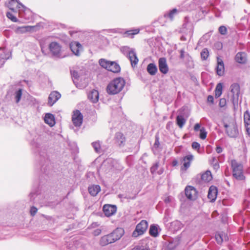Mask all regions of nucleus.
<instances>
[{
    "instance_id": "obj_1",
    "label": "nucleus",
    "mask_w": 250,
    "mask_h": 250,
    "mask_svg": "<svg viewBox=\"0 0 250 250\" xmlns=\"http://www.w3.org/2000/svg\"><path fill=\"white\" fill-rule=\"evenodd\" d=\"M125 81L122 78H117L112 81L107 86V92L109 94H116L122 91L125 85Z\"/></svg>"
},
{
    "instance_id": "obj_2",
    "label": "nucleus",
    "mask_w": 250,
    "mask_h": 250,
    "mask_svg": "<svg viewBox=\"0 0 250 250\" xmlns=\"http://www.w3.org/2000/svg\"><path fill=\"white\" fill-rule=\"evenodd\" d=\"M49 49L53 57L61 59L64 58L66 55L63 53L62 45L56 42H52L49 44Z\"/></svg>"
},
{
    "instance_id": "obj_3",
    "label": "nucleus",
    "mask_w": 250,
    "mask_h": 250,
    "mask_svg": "<svg viewBox=\"0 0 250 250\" xmlns=\"http://www.w3.org/2000/svg\"><path fill=\"white\" fill-rule=\"evenodd\" d=\"M121 51L128 58L132 67H135L138 64L139 60L134 49H131L128 46H123L121 48Z\"/></svg>"
},
{
    "instance_id": "obj_4",
    "label": "nucleus",
    "mask_w": 250,
    "mask_h": 250,
    "mask_svg": "<svg viewBox=\"0 0 250 250\" xmlns=\"http://www.w3.org/2000/svg\"><path fill=\"white\" fill-rule=\"evenodd\" d=\"M231 165L232 168L233 176L238 180L244 179L245 176L243 174L242 165L238 163L235 160H232Z\"/></svg>"
},
{
    "instance_id": "obj_5",
    "label": "nucleus",
    "mask_w": 250,
    "mask_h": 250,
    "mask_svg": "<svg viewBox=\"0 0 250 250\" xmlns=\"http://www.w3.org/2000/svg\"><path fill=\"white\" fill-rule=\"evenodd\" d=\"M193 25L190 22L189 18L188 17H186L184 19V23L182 25V27L180 30V33L191 37L193 34Z\"/></svg>"
},
{
    "instance_id": "obj_6",
    "label": "nucleus",
    "mask_w": 250,
    "mask_h": 250,
    "mask_svg": "<svg viewBox=\"0 0 250 250\" xmlns=\"http://www.w3.org/2000/svg\"><path fill=\"white\" fill-rule=\"evenodd\" d=\"M224 126L226 128V132L229 137L235 138L238 136L239 131L235 122L230 123L229 125L224 124Z\"/></svg>"
},
{
    "instance_id": "obj_7",
    "label": "nucleus",
    "mask_w": 250,
    "mask_h": 250,
    "mask_svg": "<svg viewBox=\"0 0 250 250\" xmlns=\"http://www.w3.org/2000/svg\"><path fill=\"white\" fill-rule=\"evenodd\" d=\"M230 91L232 94V103L234 109H236V106H237L238 101L240 94V86L238 83H234L230 86Z\"/></svg>"
},
{
    "instance_id": "obj_8",
    "label": "nucleus",
    "mask_w": 250,
    "mask_h": 250,
    "mask_svg": "<svg viewBox=\"0 0 250 250\" xmlns=\"http://www.w3.org/2000/svg\"><path fill=\"white\" fill-rule=\"evenodd\" d=\"M147 227V222L146 220H142L136 226L135 230L132 233V236L137 237L139 235H142L146 230Z\"/></svg>"
},
{
    "instance_id": "obj_9",
    "label": "nucleus",
    "mask_w": 250,
    "mask_h": 250,
    "mask_svg": "<svg viewBox=\"0 0 250 250\" xmlns=\"http://www.w3.org/2000/svg\"><path fill=\"white\" fill-rule=\"evenodd\" d=\"M83 121V116L81 112L76 110L73 111L72 116V121L73 125L76 127H80L81 126Z\"/></svg>"
},
{
    "instance_id": "obj_10",
    "label": "nucleus",
    "mask_w": 250,
    "mask_h": 250,
    "mask_svg": "<svg viewBox=\"0 0 250 250\" xmlns=\"http://www.w3.org/2000/svg\"><path fill=\"white\" fill-rule=\"evenodd\" d=\"M185 195L187 198L190 200H194L197 197L196 189L192 186H188L185 189Z\"/></svg>"
},
{
    "instance_id": "obj_11",
    "label": "nucleus",
    "mask_w": 250,
    "mask_h": 250,
    "mask_svg": "<svg viewBox=\"0 0 250 250\" xmlns=\"http://www.w3.org/2000/svg\"><path fill=\"white\" fill-rule=\"evenodd\" d=\"M19 15L21 18L28 21H31L33 20L32 11L25 6V8H21V9L19 10Z\"/></svg>"
},
{
    "instance_id": "obj_12",
    "label": "nucleus",
    "mask_w": 250,
    "mask_h": 250,
    "mask_svg": "<svg viewBox=\"0 0 250 250\" xmlns=\"http://www.w3.org/2000/svg\"><path fill=\"white\" fill-rule=\"evenodd\" d=\"M194 159L193 155L189 153L182 158L183 162V166L181 167V169L182 171H186L190 166L191 163Z\"/></svg>"
},
{
    "instance_id": "obj_13",
    "label": "nucleus",
    "mask_w": 250,
    "mask_h": 250,
    "mask_svg": "<svg viewBox=\"0 0 250 250\" xmlns=\"http://www.w3.org/2000/svg\"><path fill=\"white\" fill-rule=\"evenodd\" d=\"M235 62L241 64H246L248 62V55L245 52H239L235 56Z\"/></svg>"
},
{
    "instance_id": "obj_14",
    "label": "nucleus",
    "mask_w": 250,
    "mask_h": 250,
    "mask_svg": "<svg viewBox=\"0 0 250 250\" xmlns=\"http://www.w3.org/2000/svg\"><path fill=\"white\" fill-rule=\"evenodd\" d=\"M103 211L106 216H111L116 212L117 207L109 204L104 205L103 207Z\"/></svg>"
},
{
    "instance_id": "obj_15",
    "label": "nucleus",
    "mask_w": 250,
    "mask_h": 250,
    "mask_svg": "<svg viewBox=\"0 0 250 250\" xmlns=\"http://www.w3.org/2000/svg\"><path fill=\"white\" fill-rule=\"evenodd\" d=\"M7 6L13 11H15L17 9L19 10L21 8H25V6L18 0H10L7 3Z\"/></svg>"
},
{
    "instance_id": "obj_16",
    "label": "nucleus",
    "mask_w": 250,
    "mask_h": 250,
    "mask_svg": "<svg viewBox=\"0 0 250 250\" xmlns=\"http://www.w3.org/2000/svg\"><path fill=\"white\" fill-rule=\"evenodd\" d=\"M0 51L2 52V53H0V63L2 66L7 60L11 57V52L7 51L5 47H0Z\"/></svg>"
},
{
    "instance_id": "obj_17",
    "label": "nucleus",
    "mask_w": 250,
    "mask_h": 250,
    "mask_svg": "<svg viewBox=\"0 0 250 250\" xmlns=\"http://www.w3.org/2000/svg\"><path fill=\"white\" fill-rule=\"evenodd\" d=\"M158 66L160 71L166 74L168 72V67L165 58H160L158 60Z\"/></svg>"
},
{
    "instance_id": "obj_18",
    "label": "nucleus",
    "mask_w": 250,
    "mask_h": 250,
    "mask_svg": "<svg viewBox=\"0 0 250 250\" xmlns=\"http://www.w3.org/2000/svg\"><path fill=\"white\" fill-rule=\"evenodd\" d=\"M70 48L76 56H79L80 52L83 50L82 45L78 42H73L70 43Z\"/></svg>"
},
{
    "instance_id": "obj_19",
    "label": "nucleus",
    "mask_w": 250,
    "mask_h": 250,
    "mask_svg": "<svg viewBox=\"0 0 250 250\" xmlns=\"http://www.w3.org/2000/svg\"><path fill=\"white\" fill-rule=\"evenodd\" d=\"M61 97V94L56 91L51 92L48 97V104L50 106H52Z\"/></svg>"
},
{
    "instance_id": "obj_20",
    "label": "nucleus",
    "mask_w": 250,
    "mask_h": 250,
    "mask_svg": "<svg viewBox=\"0 0 250 250\" xmlns=\"http://www.w3.org/2000/svg\"><path fill=\"white\" fill-rule=\"evenodd\" d=\"M114 140L115 144L117 146H124L125 142V138L122 133L117 132L115 134Z\"/></svg>"
},
{
    "instance_id": "obj_21",
    "label": "nucleus",
    "mask_w": 250,
    "mask_h": 250,
    "mask_svg": "<svg viewBox=\"0 0 250 250\" xmlns=\"http://www.w3.org/2000/svg\"><path fill=\"white\" fill-rule=\"evenodd\" d=\"M218 193V190L215 186H211L208 189V197L210 202H213L215 201Z\"/></svg>"
},
{
    "instance_id": "obj_22",
    "label": "nucleus",
    "mask_w": 250,
    "mask_h": 250,
    "mask_svg": "<svg viewBox=\"0 0 250 250\" xmlns=\"http://www.w3.org/2000/svg\"><path fill=\"white\" fill-rule=\"evenodd\" d=\"M244 121L247 133L250 136V112L249 110L244 113Z\"/></svg>"
},
{
    "instance_id": "obj_23",
    "label": "nucleus",
    "mask_w": 250,
    "mask_h": 250,
    "mask_svg": "<svg viewBox=\"0 0 250 250\" xmlns=\"http://www.w3.org/2000/svg\"><path fill=\"white\" fill-rule=\"evenodd\" d=\"M114 242L115 241H114V238L110 233L102 237L100 240V243L101 245L104 246L109 244L114 243Z\"/></svg>"
},
{
    "instance_id": "obj_24",
    "label": "nucleus",
    "mask_w": 250,
    "mask_h": 250,
    "mask_svg": "<svg viewBox=\"0 0 250 250\" xmlns=\"http://www.w3.org/2000/svg\"><path fill=\"white\" fill-rule=\"evenodd\" d=\"M44 122L50 126H53L56 123L54 115L51 113H46L44 117Z\"/></svg>"
},
{
    "instance_id": "obj_25",
    "label": "nucleus",
    "mask_w": 250,
    "mask_h": 250,
    "mask_svg": "<svg viewBox=\"0 0 250 250\" xmlns=\"http://www.w3.org/2000/svg\"><path fill=\"white\" fill-rule=\"evenodd\" d=\"M99 98V92L95 89L90 91L88 94V99L93 103H96Z\"/></svg>"
},
{
    "instance_id": "obj_26",
    "label": "nucleus",
    "mask_w": 250,
    "mask_h": 250,
    "mask_svg": "<svg viewBox=\"0 0 250 250\" xmlns=\"http://www.w3.org/2000/svg\"><path fill=\"white\" fill-rule=\"evenodd\" d=\"M216 71L217 74L220 76H222L224 74L225 67L223 61L222 59H220L218 58Z\"/></svg>"
},
{
    "instance_id": "obj_27",
    "label": "nucleus",
    "mask_w": 250,
    "mask_h": 250,
    "mask_svg": "<svg viewBox=\"0 0 250 250\" xmlns=\"http://www.w3.org/2000/svg\"><path fill=\"white\" fill-rule=\"evenodd\" d=\"M124 233V230L122 228H117L110 234L116 241L120 239Z\"/></svg>"
},
{
    "instance_id": "obj_28",
    "label": "nucleus",
    "mask_w": 250,
    "mask_h": 250,
    "mask_svg": "<svg viewBox=\"0 0 250 250\" xmlns=\"http://www.w3.org/2000/svg\"><path fill=\"white\" fill-rule=\"evenodd\" d=\"M184 224L178 220H175L171 223L170 229L173 231H177L182 229Z\"/></svg>"
},
{
    "instance_id": "obj_29",
    "label": "nucleus",
    "mask_w": 250,
    "mask_h": 250,
    "mask_svg": "<svg viewBox=\"0 0 250 250\" xmlns=\"http://www.w3.org/2000/svg\"><path fill=\"white\" fill-rule=\"evenodd\" d=\"M88 189L91 195L95 196L101 191V187L99 185H92L88 187Z\"/></svg>"
},
{
    "instance_id": "obj_30",
    "label": "nucleus",
    "mask_w": 250,
    "mask_h": 250,
    "mask_svg": "<svg viewBox=\"0 0 250 250\" xmlns=\"http://www.w3.org/2000/svg\"><path fill=\"white\" fill-rule=\"evenodd\" d=\"M215 239L218 244H221L223 241L228 239V236L223 232H218L215 234Z\"/></svg>"
},
{
    "instance_id": "obj_31",
    "label": "nucleus",
    "mask_w": 250,
    "mask_h": 250,
    "mask_svg": "<svg viewBox=\"0 0 250 250\" xmlns=\"http://www.w3.org/2000/svg\"><path fill=\"white\" fill-rule=\"evenodd\" d=\"M107 70L113 73H118L120 71L121 68L117 63L114 62H110Z\"/></svg>"
},
{
    "instance_id": "obj_32",
    "label": "nucleus",
    "mask_w": 250,
    "mask_h": 250,
    "mask_svg": "<svg viewBox=\"0 0 250 250\" xmlns=\"http://www.w3.org/2000/svg\"><path fill=\"white\" fill-rule=\"evenodd\" d=\"M146 69L148 73L151 75H155L158 71L157 67L154 63L148 64Z\"/></svg>"
},
{
    "instance_id": "obj_33",
    "label": "nucleus",
    "mask_w": 250,
    "mask_h": 250,
    "mask_svg": "<svg viewBox=\"0 0 250 250\" xmlns=\"http://www.w3.org/2000/svg\"><path fill=\"white\" fill-rule=\"evenodd\" d=\"M201 179L205 182H209L212 179V176L210 170H207L201 175Z\"/></svg>"
},
{
    "instance_id": "obj_34",
    "label": "nucleus",
    "mask_w": 250,
    "mask_h": 250,
    "mask_svg": "<svg viewBox=\"0 0 250 250\" xmlns=\"http://www.w3.org/2000/svg\"><path fill=\"white\" fill-rule=\"evenodd\" d=\"M140 30L139 28L127 30L124 33V36L125 37H130L131 38L134 37V36L138 34Z\"/></svg>"
},
{
    "instance_id": "obj_35",
    "label": "nucleus",
    "mask_w": 250,
    "mask_h": 250,
    "mask_svg": "<svg viewBox=\"0 0 250 250\" xmlns=\"http://www.w3.org/2000/svg\"><path fill=\"white\" fill-rule=\"evenodd\" d=\"M91 145L96 152L101 153L103 152L101 148V143L100 141L93 142Z\"/></svg>"
},
{
    "instance_id": "obj_36",
    "label": "nucleus",
    "mask_w": 250,
    "mask_h": 250,
    "mask_svg": "<svg viewBox=\"0 0 250 250\" xmlns=\"http://www.w3.org/2000/svg\"><path fill=\"white\" fill-rule=\"evenodd\" d=\"M33 28V26H31L18 27L16 28V31L17 33H24L30 31V30Z\"/></svg>"
},
{
    "instance_id": "obj_37",
    "label": "nucleus",
    "mask_w": 250,
    "mask_h": 250,
    "mask_svg": "<svg viewBox=\"0 0 250 250\" xmlns=\"http://www.w3.org/2000/svg\"><path fill=\"white\" fill-rule=\"evenodd\" d=\"M186 122V120L182 115H178L176 117V123L180 128H182Z\"/></svg>"
},
{
    "instance_id": "obj_38",
    "label": "nucleus",
    "mask_w": 250,
    "mask_h": 250,
    "mask_svg": "<svg viewBox=\"0 0 250 250\" xmlns=\"http://www.w3.org/2000/svg\"><path fill=\"white\" fill-rule=\"evenodd\" d=\"M149 234L151 236L156 237L158 236V228L155 225H151L149 231Z\"/></svg>"
},
{
    "instance_id": "obj_39",
    "label": "nucleus",
    "mask_w": 250,
    "mask_h": 250,
    "mask_svg": "<svg viewBox=\"0 0 250 250\" xmlns=\"http://www.w3.org/2000/svg\"><path fill=\"white\" fill-rule=\"evenodd\" d=\"M210 164L215 170H217L220 167L218 161L215 157H212L211 158L210 160Z\"/></svg>"
},
{
    "instance_id": "obj_40",
    "label": "nucleus",
    "mask_w": 250,
    "mask_h": 250,
    "mask_svg": "<svg viewBox=\"0 0 250 250\" xmlns=\"http://www.w3.org/2000/svg\"><path fill=\"white\" fill-rule=\"evenodd\" d=\"M110 62L104 59H101L99 61V63L102 67L107 70Z\"/></svg>"
},
{
    "instance_id": "obj_41",
    "label": "nucleus",
    "mask_w": 250,
    "mask_h": 250,
    "mask_svg": "<svg viewBox=\"0 0 250 250\" xmlns=\"http://www.w3.org/2000/svg\"><path fill=\"white\" fill-rule=\"evenodd\" d=\"M209 56V51L208 49L205 48L201 52V58L202 60L205 61L207 60Z\"/></svg>"
},
{
    "instance_id": "obj_42",
    "label": "nucleus",
    "mask_w": 250,
    "mask_h": 250,
    "mask_svg": "<svg viewBox=\"0 0 250 250\" xmlns=\"http://www.w3.org/2000/svg\"><path fill=\"white\" fill-rule=\"evenodd\" d=\"M222 93V85L221 83H219L215 88V97H219Z\"/></svg>"
},
{
    "instance_id": "obj_43",
    "label": "nucleus",
    "mask_w": 250,
    "mask_h": 250,
    "mask_svg": "<svg viewBox=\"0 0 250 250\" xmlns=\"http://www.w3.org/2000/svg\"><path fill=\"white\" fill-rule=\"evenodd\" d=\"M207 135V132L205 127H202L200 129V138L202 140H204L206 138Z\"/></svg>"
},
{
    "instance_id": "obj_44",
    "label": "nucleus",
    "mask_w": 250,
    "mask_h": 250,
    "mask_svg": "<svg viewBox=\"0 0 250 250\" xmlns=\"http://www.w3.org/2000/svg\"><path fill=\"white\" fill-rule=\"evenodd\" d=\"M177 13V10L176 9H173L170 10L169 13L165 15V16L169 18L171 20L173 19L174 15Z\"/></svg>"
},
{
    "instance_id": "obj_45",
    "label": "nucleus",
    "mask_w": 250,
    "mask_h": 250,
    "mask_svg": "<svg viewBox=\"0 0 250 250\" xmlns=\"http://www.w3.org/2000/svg\"><path fill=\"white\" fill-rule=\"evenodd\" d=\"M22 95V90L21 89H19L15 92V99L16 102L17 103H19L21 99V97Z\"/></svg>"
},
{
    "instance_id": "obj_46",
    "label": "nucleus",
    "mask_w": 250,
    "mask_h": 250,
    "mask_svg": "<svg viewBox=\"0 0 250 250\" xmlns=\"http://www.w3.org/2000/svg\"><path fill=\"white\" fill-rule=\"evenodd\" d=\"M200 144L197 142H193L192 143V147L193 149L196 150L198 153H200Z\"/></svg>"
},
{
    "instance_id": "obj_47",
    "label": "nucleus",
    "mask_w": 250,
    "mask_h": 250,
    "mask_svg": "<svg viewBox=\"0 0 250 250\" xmlns=\"http://www.w3.org/2000/svg\"><path fill=\"white\" fill-rule=\"evenodd\" d=\"M71 73L72 78L73 79H74L73 80L74 83L75 84V85L77 87H78V85H77V84L76 83V82L75 81V80H77L79 77L78 73L76 71H73L71 72Z\"/></svg>"
},
{
    "instance_id": "obj_48",
    "label": "nucleus",
    "mask_w": 250,
    "mask_h": 250,
    "mask_svg": "<svg viewBox=\"0 0 250 250\" xmlns=\"http://www.w3.org/2000/svg\"><path fill=\"white\" fill-rule=\"evenodd\" d=\"M7 17L10 19L13 22H17L18 20L10 12H7L6 13Z\"/></svg>"
},
{
    "instance_id": "obj_49",
    "label": "nucleus",
    "mask_w": 250,
    "mask_h": 250,
    "mask_svg": "<svg viewBox=\"0 0 250 250\" xmlns=\"http://www.w3.org/2000/svg\"><path fill=\"white\" fill-rule=\"evenodd\" d=\"M159 166V162H156L150 168L151 173L154 174L158 169Z\"/></svg>"
},
{
    "instance_id": "obj_50",
    "label": "nucleus",
    "mask_w": 250,
    "mask_h": 250,
    "mask_svg": "<svg viewBox=\"0 0 250 250\" xmlns=\"http://www.w3.org/2000/svg\"><path fill=\"white\" fill-rule=\"evenodd\" d=\"M219 32L223 35H225L227 34V29L226 26L222 25L219 28Z\"/></svg>"
},
{
    "instance_id": "obj_51",
    "label": "nucleus",
    "mask_w": 250,
    "mask_h": 250,
    "mask_svg": "<svg viewBox=\"0 0 250 250\" xmlns=\"http://www.w3.org/2000/svg\"><path fill=\"white\" fill-rule=\"evenodd\" d=\"M160 146V142L159 141V137L158 136L155 137V141L152 150L154 151L155 149H157Z\"/></svg>"
},
{
    "instance_id": "obj_52",
    "label": "nucleus",
    "mask_w": 250,
    "mask_h": 250,
    "mask_svg": "<svg viewBox=\"0 0 250 250\" xmlns=\"http://www.w3.org/2000/svg\"><path fill=\"white\" fill-rule=\"evenodd\" d=\"M132 250H149V249L144 246H137Z\"/></svg>"
},
{
    "instance_id": "obj_53",
    "label": "nucleus",
    "mask_w": 250,
    "mask_h": 250,
    "mask_svg": "<svg viewBox=\"0 0 250 250\" xmlns=\"http://www.w3.org/2000/svg\"><path fill=\"white\" fill-rule=\"evenodd\" d=\"M226 100L225 98H221L220 100L219 105L220 107H224L226 106Z\"/></svg>"
},
{
    "instance_id": "obj_54",
    "label": "nucleus",
    "mask_w": 250,
    "mask_h": 250,
    "mask_svg": "<svg viewBox=\"0 0 250 250\" xmlns=\"http://www.w3.org/2000/svg\"><path fill=\"white\" fill-rule=\"evenodd\" d=\"M38 209L35 207H32L30 208V212L32 216H34L37 213Z\"/></svg>"
},
{
    "instance_id": "obj_55",
    "label": "nucleus",
    "mask_w": 250,
    "mask_h": 250,
    "mask_svg": "<svg viewBox=\"0 0 250 250\" xmlns=\"http://www.w3.org/2000/svg\"><path fill=\"white\" fill-rule=\"evenodd\" d=\"M207 101L208 103H210L211 104H213L214 103V98L212 95H208L207 98Z\"/></svg>"
},
{
    "instance_id": "obj_56",
    "label": "nucleus",
    "mask_w": 250,
    "mask_h": 250,
    "mask_svg": "<svg viewBox=\"0 0 250 250\" xmlns=\"http://www.w3.org/2000/svg\"><path fill=\"white\" fill-rule=\"evenodd\" d=\"M173 198L171 196H167L164 199V201L166 203H169L172 200Z\"/></svg>"
},
{
    "instance_id": "obj_57",
    "label": "nucleus",
    "mask_w": 250,
    "mask_h": 250,
    "mask_svg": "<svg viewBox=\"0 0 250 250\" xmlns=\"http://www.w3.org/2000/svg\"><path fill=\"white\" fill-rule=\"evenodd\" d=\"M201 125L199 123H197L194 126V130L195 131H197L200 129Z\"/></svg>"
},
{
    "instance_id": "obj_58",
    "label": "nucleus",
    "mask_w": 250,
    "mask_h": 250,
    "mask_svg": "<svg viewBox=\"0 0 250 250\" xmlns=\"http://www.w3.org/2000/svg\"><path fill=\"white\" fill-rule=\"evenodd\" d=\"M182 34V35H181V36L180 37L181 41H187V37L189 36L186 35V34Z\"/></svg>"
},
{
    "instance_id": "obj_59",
    "label": "nucleus",
    "mask_w": 250,
    "mask_h": 250,
    "mask_svg": "<svg viewBox=\"0 0 250 250\" xmlns=\"http://www.w3.org/2000/svg\"><path fill=\"white\" fill-rule=\"evenodd\" d=\"M216 151L217 153H221L223 151V148L220 146H217Z\"/></svg>"
},
{
    "instance_id": "obj_60",
    "label": "nucleus",
    "mask_w": 250,
    "mask_h": 250,
    "mask_svg": "<svg viewBox=\"0 0 250 250\" xmlns=\"http://www.w3.org/2000/svg\"><path fill=\"white\" fill-rule=\"evenodd\" d=\"M180 57L181 59H183L185 57L184 54H185V50L184 49H182L180 50Z\"/></svg>"
},
{
    "instance_id": "obj_61",
    "label": "nucleus",
    "mask_w": 250,
    "mask_h": 250,
    "mask_svg": "<svg viewBox=\"0 0 250 250\" xmlns=\"http://www.w3.org/2000/svg\"><path fill=\"white\" fill-rule=\"evenodd\" d=\"M101 229H97L94 230V235L97 236V235H99L101 233Z\"/></svg>"
},
{
    "instance_id": "obj_62",
    "label": "nucleus",
    "mask_w": 250,
    "mask_h": 250,
    "mask_svg": "<svg viewBox=\"0 0 250 250\" xmlns=\"http://www.w3.org/2000/svg\"><path fill=\"white\" fill-rule=\"evenodd\" d=\"M37 196L36 195V194L35 193H33V192H31L30 194V199L31 200L33 201L35 197L34 196Z\"/></svg>"
},
{
    "instance_id": "obj_63",
    "label": "nucleus",
    "mask_w": 250,
    "mask_h": 250,
    "mask_svg": "<svg viewBox=\"0 0 250 250\" xmlns=\"http://www.w3.org/2000/svg\"><path fill=\"white\" fill-rule=\"evenodd\" d=\"M171 164H172V166L173 167L176 166L177 165V164H178V161H177V160H175H175H173V161H172V162Z\"/></svg>"
},
{
    "instance_id": "obj_64",
    "label": "nucleus",
    "mask_w": 250,
    "mask_h": 250,
    "mask_svg": "<svg viewBox=\"0 0 250 250\" xmlns=\"http://www.w3.org/2000/svg\"><path fill=\"white\" fill-rule=\"evenodd\" d=\"M112 30L114 31V32H115V29H113Z\"/></svg>"
}]
</instances>
